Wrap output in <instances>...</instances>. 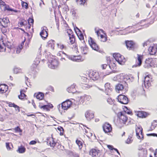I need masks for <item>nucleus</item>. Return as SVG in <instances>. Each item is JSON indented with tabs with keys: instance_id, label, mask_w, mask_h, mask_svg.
<instances>
[{
	"instance_id": "obj_1",
	"label": "nucleus",
	"mask_w": 157,
	"mask_h": 157,
	"mask_svg": "<svg viewBox=\"0 0 157 157\" xmlns=\"http://www.w3.org/2000/svg\"><path fill=\"white\" fill-rule=\"evenodd\" d=\"M48 66L52 69L56 68L58 65V62L56 59H51L48 60Z\"/></svg>"
},
{
	"instance_id": "obj_2",
	"label": "nucleus",
	"mask_w": 157,
	"mask_h": 157,
	"mask_svg": "<svg viewBox=\"0 0 157 157\" xmlns=\"http://www.w3.org/2000/svg\"><path fill=\"white\" fill-rule=\"evenodd\" d=\"M88 42L90 47L93 49L98 52H100L99 50V47L96 43L94 41L93 39L90 37V39L88 40Z\"/></svg>"
},
{
	"instance_id": "obj_3",
	"label": "nucleus",
	"mask_w": 157,
	"mask_h": 157,
	"mask_svg": "<svg viewBox=\"0 0 157 157\" xmlns=\"http://www.w3.org/2000/svg\"><path fill=\"white\" fill-rule=\"evenodd\" d=\"M117 99L119 102L122 104H126L128 102V98L123 95L120 94L119 95Z\"/></svg>"
},
{
	"instance_id": "obj_4",
	"label": "nucleus",
	"mask_w": 157,
	"mask_h": 157,
	"mask_svg": "<svg viewBox=\"0 0 157 157\" xmlns=\"http://www.w3.org/2000/svg\"><path fill=\"white\" fill-rule=\"evenodd\" d=\"M90 78L94 81L98 80L99 78V75L98 72L92 71H91L89 75Z\"/></svg>"
},
{
	"instance_id": "obj_5",
	"label": "nucleus",
	"mask_w": 157,
	"mask_h": 157,
	"mask_svg": "<svg viewBox=\"0 0 157 157\" xmlns=\"http://www.w3.org/2000/svg\"><path fill=\"white\" fill-rule=\"evenodd\" d=\"M118 117L119 118L120 122L123 124H125L126 122L128 117L125 115L123 113L121 112L118 113Z\"/></svg>"
},
{
	"instance_id": "obj_6",
	"label": "nucleus",
	"mask_w": 157,
	"mask_h": 157,
	"mask_svg": "<svg viewBox=\"0 0 157 157\" xmlns=\"http://www.w3.org/2000/svg\"><path fill=\"white\" fill-rule=\"evenodd\" d=\"M152 82L151 76L150 75H148L146 76L144 78V85L146 87H148L151 85V82Z\"/></svg>"
},
{
	"instance_id": "obj_7",
	"label": "nucleus",
	"mask_w": 157,
	"mask_h": 157,
	"mask_svg": "<svg viewBox=\"0 0 157 157\" xmlns=\"http://www.w3.org/2000/svg\"><path fill=\"white\" fill-rule=\"evenodd\" d=\"M103 131L105 133L110 132L112 130L111 125L108 123H105L102 126Z\"/></svg>"
},
{
	"instance_id": "obj_8",
	"label": "nucleus",
	"mask_w": 157,
	"mask_h": 157,
	"mask_svg": "<svg viewBox=\"0 0 157 157\" xmlns=\"http://www.w3.org/2000/svg\"><path fill=\"white\" fill-rule=\"evenodd\" d=\"M9 21L8 18L5 17L0 18V23L4 27H6L9 25Z\"/></svg>"
},
{
	"instance_id": "obj_9",
	"label": "nucleus",
	"mask_w": 157,
	"mask_h": 157,
	"mask_svg": "<svg viewBox=\"0 0 157 157\" xmlns=\"http://www.w3.org/2000/svg\"><path fill=\"white\" fill-rule=\"evenodd\" d=\"M137 61H136V63L135 65L133 66V67H136L137 66L140 67L142 64V60L143 58V56L137 54Z\"/></svg>"
},
{
	"instance_id": "obj_10",
	"label": "nucleus",
	"mask_w": 157,
	"mask_h": 157,
	"mask_svg": "<svg viewBox=\"0 0 157 157\" xmlns=\"http://www.w3.org/2000/svg\"><path fill=\"white\" fill-rule=\"evenodd\" d=\"M43 29L40 33V35L43 39H45L48 36V29L45 26L43 27Z\"/></svg>"
},
{
	"instance_id": "obj_11",
	"label": "nucleus",
	"mask_w": 157,
	"mask_h": 157,
	"mask_svg": "<svg viewBox=\"0 0 157 157\" xmlns=\"http://www.w3.org/2000/svg\"><path fill=\"white\" fill-rule=\"evenodd\" d=\"M147 152L146 150L144 148L139 149L138 152L139 157H147Z\"/></svg>"
},
{
	"instance_id": "obj_12",
	"label": "nucleus",
	"mask_w": 157,
	"mask_h": 157,
	"mask_svg": "<svg viewBox=\"0 0 157 157\" xmlns=\"http://www.w3.org/2000/svg\"><path fill=\"white\" fill-rule=\"evenodd\" d=\"M80 46V47L82 53L84 54H86L88 48L86 45V44L85 43L84 40H83V42H82Z\"/></svg>"
},
{
	"instance_id": "obj_13",
	"label": "nucleus",
	"mask_w": 157,
	"mask_h": 157,
	"mask_svg": "<svg viewBox=\"0 0 157 157\" xmlns=\"http://www.w3.org/2000/svg\"><path fill=\"white\" fill-rule=\"evenodd\" d=\"M85 116L86 119L89 121L94 117V114L90 111H87L86 112Z\"/></svg>"
},
{
	"instance_id": "obj_14",
	"label": "nucleus",
	"mask_w": 157,
	"mask_h": 157,
	"mask_svg": "<svg viewBox=\"0 0 157 157\" xmlns=\"http://www.w3.org/2000/svg\"><path fill=\"white\" fill-rule=\"evenodd\" d=\"M71 103L70 101H64L63 102L61 105L62 109L64 110H66L69 108L70 106V104Z\"/></svg>"
},
{
	"instance_id": "obj_15",
	"label": "nucleus",
	"mask_w": 157,
	"mask_h": 157,
	"mask_svg": "<svg viewBox=\"0 0 157 157\" xmlns=\"http://www.w3.org/2000/svg\"><path fill=\"white\" fill-rule=\"evenodd\" d=\"M100 151L99 150H96L95 149L91 150L90 152V154L93 157H97L100 153Z\"/></svg>"
},
{
	"instance_id": "obj_16",
	"label": "nucleus",
	"mask_w": 157,
	"mask_h": 157,
	"mask_svg": "<svg viewBox=\"0 0 157 157\" xmlns=\"http://www.w3.org/2000/svg\"><path fill=\"white\" fill-rule=\"evenodd\" d=\"M148 50L150 55H154L156 52V45H154L153 46H150L148 48Z\"/></svg>"
},
{
	"instance_id": "obj_17",
	"label": "nucleus",
	"mask_w": 157,
	"mask_h": 157,
	"mask_svg": "<svg viewBox=\"0 0 157 157\" xmlns=\"http://www.w3.org/2000/svg\"><path fill=\"white\" fill-rule=\"evenodd\" d=\"M125 44L128 48L132 49L134 47V44L132 41H125Z\"/></svg>"
},
{
	"instance_id": "obj_18",
	"label": "nucleus",
	"mask_w": 157,
	"mask_h": 157,
	"mask_svg": "<svg viewBox=\"0 0 157 157\" xmlns=\"http://www.w3.org/2000/svg\"><path fill=\"white\" fill-rule=\"evenodd\" d=\"M75 85L74 84L71 86L70 87H69L67 89V91L69 93H74L76 92L75 88Z\"/></svg>"
},
{
	"instance_id": "obj_19",
	"label": "nucleus",
	"mask_w": 157,
	"mask_h": 157,
	"mask_svg": "<svg viewBox=\"0 0 157 157\" xmlns=\"http://www.w3.org/2000/svg\"><path fill=\"white\" fill-rule=\"evenodd\" d=\"M34 96V97H36L37 99L41 100L43 98L44 94L42 93L39 92L38 93H35Z\"/></svg>"
},
{
	"instance_id": "obj_20",
	"label": "nucleus",
	"mask_w": 157,
	"mask_h": 157,
	"mask_svg": "<svg viewBox=\"0 0 157 157\" xmlns=\"http://www.w3.org/2000/svg\"><path fill=\"white\" fill-rule=\"evenodd\" d=\"M137 116L140 117L145 118L147 116V113L143 111H139L137 114Z\"/></svg>"
},
{
	"instance_id": "obj_21",
	"label": "nucleus",
	"mask_w": 157,
	"mask_h": 157,
	"mask_svg": "<svg viewBox=\"0 0 157 157\" xmlns=\"http://www.w3.org/2000/svg\"><path fill=\"white\" fill-rule=\"evenodd\" d=\"M39 107L40 108H42L44 109H46L47 110H49V108H52L53 106L52 104H50L48 105H43L39 106Z\"/></svg>"
},
{
	"instance_id": "obj_22",
	"label": "nucleus",
	"mask_w": 157,
	"mask_h": 157,
	"mask_svg": "<svg viewBox=\"0 0 157 157\" xmlns=\"http://www.w3.org/2000/svg\"><path fill=\"white\" fill-rule=\"evenodd\" d=\"M105 91L107 93H109L112 90V88L111 86L110 85V84L109 83H107L105 84Z\"/></svg>"
},
{
	"instance_id": "obj_23",
	"label": "nucleus",
	"mask_w": 157,
	"mask_h": 157,
	"mask_svg": "<svg viewBox=\"0 0 157 157\" xmlns=\"http://www.w3.org/2000/svg\"><path fill=\"white\" fill-rule=\"evenodd\" d=\"M87 0H77L76 2L78 4L80 5L85 6H86Z\"/></svg>"
},
{
	"instance_id": "obj_24",
	"label": "nucleus",
	"mask_w": 157,
	"mask_h": 157,
	"mask_svg": "<svg viewBox=\"0 0 157 157\" xmlns=\"http://www.w3.org/2000/svg\"><path fill=\"white\" fill-rule=\"evenodd\" d=\"M119 64H122V63H124L125 61V59L124 56L121 55L116 61Z\"/></svg>"
},
{
	"instance_id": "obj_25",
	"label": "nucleus",
	"mask_w": 157,
	"mask_h": 157,
	"mask_svg": "<svg viewBox=\"0 0 157 157\" xmlns=\"http://www.w3.org/2000/svg\"><path fill=\"white\" fill-rule=\"evenodd\" d=\"M25 92V90H20V94L18 96L19 99H23L26 96V95L24 93Z\"/></svg>"
},
{
	"instance_id": "obj_26",
	"label": "nucleus",
	"mask_w": 157,
	"mask_h": 157,
	"mask_svg": "<svg viewBox=\"0 0 157 157\" xmlns=\"http://www.w3.org/2000/svg\"><path fill=\"white\" fill-rule=\"evenodd\" d=\"M124 89V86L123 85L121 84H118L116 86V91H121Z\"/></svg>"
},
{
	"instance_id": "obj_27",
	"label": "nucleus",
	"mask_w": 157,
	"mask_h": 157,
	"mask_svg": "<svg viewBox=\"0 0 157 157\" xmlns=\"http://www.w3.org/2000/svg\"><path fill=\"white\" fill-rule=\"evenodd\" d=\"M78 58V57L76 56H71L69 57V59L73 61L79 62V59Z\"/></svg>"
},
{
	"instance_id": "obj_28",
	"label": "nucleus",
	"mask_w": 157,
	"mask_h": 157,
	"mask_svg": "<svg viewBox=\"0 0 157 157\" xmlns=\"http://www.w3.org/2000/svg\"><path fill=\"white\" fill-rule=\"evenodd\" d=\"M26 150L25 148L22 146H21L18 147V149L17 151L20 153H24Z\"/></svg>"
},
{
	"instance_id": "obj_29",
	"label": "nucleus",
	"mask_w": 157,
	"mask_h": 157,
	"mask_svg": "<svg viewBox=\"0 0 157 157\" xmlns=\"http://www.w3.org/2000/svg\"><path fill=\"white\" fill-rule=\"evenodd\" d=\"M157 122L155 120H154L151 123V126L150 128L149 131H151L155 129V128L156 127L157 124H156Z\"/></svg>"
},
{
	"instance_id": "obj_30",
	"label": "nucleus",
	"mask_w": 157,
	"mask_h": 157,
	"mask_svg": "<svg viewBox=\"0 0 157 157\" xmlns=\"http://www.w3.org/2000/svg\"><path fill=\"white\" fill-rule=\"evenodd\" d=\"M9 106L11 107H13L15 108V109H16V108H17V109L18 110V112H20V109L19 107L17 106V105H15L14 103H12L11 102H10L9 104Z\"/></svg>"
},
{
	"instance_id": "obj_31",
	"label": "nucleus",
	"mask_w": 157,
	"mask_h": 157,
	"mask_svg": "<svg viewBox=\"0 0 157 157\" xmlns=\"http://www.w3.org/2000/svg\"><path fill=\"white\" fill-rule=\"evenodd\" d=\"M3 9L4 11H6L7 10L8 11H14L15 12H16V11L10 8L8 6H7L6 5L2 9Z\"/></svg>"
},
{
	"instance_id": "obj_32",
	"label": "nucleus",
	"mask_w": 157,
	"mask_h": 157,
	"mask_svg": "<svg viewBox=\"0 0 157 157\" xmlns=\"http://www.w3.org/2000/svg\"><path fill=\"white\" fill-rule=\"evenodd\" d=\"M2 44L3 45H4V47L6 46L7 48H10L12 47V44L8 41L6 43L3 42Z\"/></svg>"
},
{
	"instance_id": "obj_33",
	"label": "nucleus",
	"mask_w": 157,
	"mask_h": 157,
	"mask_svg": "<svg viewBox=\"0 0 157 157\" xmlns=\"http://www.w3.org/2000/svg\"><path fill=\"white\" fill-rule=\"evenodd\" d=\"M124 111L126 113L128 114H132V111H131L130 109H128L127 107H124Z\"/></svg>"
},
{
	"instance_id": "obj_34",
	"label": "nucleus",
	"mask_w": 157,
	"mask_h": 157,
	"mask_svg": "<svg viewBox=\"0 0 157 157\" xmlns=\"http://www.w3.org/2000/svg\"><path fill=\"white\" fill-rule=\"evenodd\" d=\"M28 21L29 24L30 25V26L29 27V28L30 29V26L31 25H33L34 22V20L33 18H29L28 19Z\"/></svg>"
},
{
	"instance_id": "obj_35",
	"label": "nucleus",
	"mask_w": 157,
	"mask_h": 157,
	"mask_svg": "<svg viewBox=\"0 0 157 157\" xmlns=\"http://www.w3.org/2000/svg\"><path fill=\"white\" fill-rule=\"evenodd\" d=\"M121 56V55L119 53H115L113 55V56L115 58L116 61H117Z\"/></svg>"
},
{
	"instance_id": "obj_36",
	"label": "nucleus",
	"mask_w": 157,
	"mask_h": 157,
	"mask_svg": "<svg viewBox=\"0 0 157 157\" xmlns=\"http://www.w3.org/2000/svg\"><path fill=\"white\" fill-rule=\"evenodd\" d=\"M80 98L81 99H84V100H83V101H84L86 100L87 101L89 100L91 98V97L89 95H85L83 97H81Z\"/></svg>"
},
{
	"instance_id": "obj_37",
	"label": "nucleus",
	"mask_w": 157,
	"mask_h": 157,
	"mask_svg": "<svg viewBox=\"0 0 157 157\" xmlns=\"http://www.w3.org/2000/svg\"><path fill=\"white\" fill-rule=\"evenodd\" d=\"M21 5L22 7H25L26 9H28V4L26 2L22 1Z\"/></svg>"
},
{
	"instance_id": "obj_38",
	"label": "nucleus",
	"mask_w": 157,
	"mask_h": 157,
	"mask_svg": "<svg viewBox=\"0 0 157 157\" xmlns=\"http://www.w3.org/2000/svg\"><path fill=\"white\" fill-rule=\"evenodd\" d=\"M136 132H139V133L140 132V134L142 135V139H143L144 136L142 135V128H141L140 127H137V128H136Z\"/></svg>"
},
{
	"instance_id": "obj_39",
	"label": "nucleus",
	"mask_w": 157,
	"mask_h": 157,
	"mask_svg": "<svg viewBox=\"0 0 157 157\" xmlns=\"http://www.w3.org/2000/svg\"><path fill=\"white\" fill-rule=\"evenodd\" d=\"M76 143L78 145L79 149H81L82 147V142L80 140H77L76 141Z\"/></svg>"
},
{
	"instance_id": "obj_40",
	"label": "nucleus",
	"mask_w": 157,
	"mask_h": 157,
	"mask_svg": "<svg viewBox=\"0 0 157 157\" xmlns=\"http://www.w3.org/2000/svg\"><path fill=\"white\" fill-rule=\"evenodd\" d=\"M57 46L61 50H63L64 49H66L67 48L66 46H64L63 44H57Z\"/></svg>"
},
{
	"instance_id": "obj_41",
	"label": "nucleus",
	"mask_w": 157,
	"mask_h": 157,
	"mask_svg": "<svg viewBox=\"0 0 157 157\" xmlns=\"http://www.w3.org/2000/svg\"><path fill=\"white\" fill-rule=\"evenodd\" d=\"M132 137L129 136L128 138L126 141V143L128 144H129L132 143Z\"/></svg>"
},
{
	"instance_id": "obj_42",
	"label": "nucleus",
	"mask_w": 157,
	"mask_h": 157,
	"mask_svg": "<svg viewBox=\"0 0 157 157\" xmlns=\"http://www.w3.org/2000/svg\"><path fill=\"white\" fill-rule=\"evenodd\" d=\"M70 157H79V155L75 152H71L70 153Z\"/></svg>"
},
{
	"instance_id": "obj_43",
	"label": "nucleus",
	"mask_w": 157,
	"mask_h": 157,
	"mask_svg": "<svg viewBox=\"0 0 157 157\" xmlns=\"http://www.w3.org/2000/svg\"><path fill=\"white\" fill-rule=\"evenodd\" d=\"M70 33H68V32H67V33H68V35L69 36V39H71L72 38H75V36L74 35L71 30H70Z\"/></svg>"
},
{
	"instance_id": "obj_44",
	"label": "nucleus",
	"mask_w": 157,
	"mask_h": 157,
	"mask_svg": "<svg viewBox=\"0 0 157 157\" xmlns=\"http://www.w3.org/2000/svg\"><path fill=\"white\" fill-rule=\"evenodd\" d=\"M101 41L103 42H105L107 40V37L102 35H101Z\"/></svg>"
},
{
	"instance_id": "obj_45",
	"label": "nucleus",
	"mask_w": 157,
	"mask_h": 157,
	"mask_svg": "<svg viewBox=\"0 0 157 157\" xmlns=\"http://www.w3.org/2000/svg\"><path fill=\"white\" fill-rule=\"evenodd\" d=\"M5 5V3L2 0H0V6H1V8L2 9Z\"/></svg>"
},
{
	"instance_id": "obj_46",
	"label": "nucleus",
	"mask_w": 157,
	"mask_h": 157,
	"mask_svg": "<svg viewBox=\"0 0 157 157\" xmlns=\"http://www.w3.org/2000/svg\"><path fill=\"white\" fill-rule=\"evenodd\" d=\"M21 71V69L19 68L15 67L14 68L13 70V71L14 73H17L20 72Z\"/></svg>"
},
{
	"instance_id": "obj_47",
	"label": "nucleus",
	"mask_w": 157,
	"mask_h": 157,
	"mask_svg": "<svg viewBox=\"0 0 157 157\" xmlns=\"http://www.w3.org/2000/svg\"><path fill=\"white\" fill-rule=\"evenodd\" d=\"M22 48V47L21 46H19L17 48V50H16V53L17 54L19 53L20 52L21 49Z\"/></svg>"
},
{
	"instance_id": "obj_48",
	"label": "nucleus",
	"mask_w": 157,
	"mask_h": 157,
	"mask_svg": "<svg viewBox=\"0 0 157 157\" xmlns=\"http://www.w3.org/2000/svg\"><path fill=\"white\" fill-rule=\"evenodd\" d=\"M4 47V45H2L0 42V52H3L4 51H5L6 50V48Z\"/></svg>"
},
{
	"instance_id": "obj_49",
	"label": "nucleus",
	"mask_w": 157,
	"mask_h": 157,
	"mask_svg": "<svg viewBox=\"0 0 157 157\" xmlns=\"http://www.w3.org/2000/svg\"><path fill=\"white\" fill-rule=\"evenodd\" d=\"M91 86H90L88 84H84L82 86V87L84 89L89 88L91 87Z\"/></svg>"
},
{
	"instance_id": "obj_50",
	"label": "nucleus",
	"mask_w": 157,
	"mask_h": 157,
	"mask_svg": "<svg viewBox=\"0 0 157 157\" xmlns=\"http://www.w3.org/2000/svg\"><path fill=\"white\" fill-rule=\"evenodd\" d=\"M15 130L16 132H22V130L18 126L15 129Z\"/></svg>"
},
{
	"instance_id": "obj_51",
	"label": "nucleus",
	"mask_w": 157,
	"mask_h": 157,
	"mask_svg": "<svg viewBox=\"0 0 157 157\" xmlns=\"http://www.w3.org/2000/svg\"><path fill=\"white\" fill-rule=\"evenodd\" d=\"M69 40H70V42L71 44H73L74 43L75 40V38H72L71 39H69Z\"/></svg>"
},
{
	"instance_id": "obj_52",
	"label": "nucleus",
	"mask_w": 157,
	"mask_h": 157,
	"mask_svg": "<svg viewBox=\"0 0 157 157\" xmlns=\"http://www.w3.org/2000/svg\"><path fill=\"white\" fill-rule=\"evenodd\" d=\"M78 38L80 40H84V36L83 34L81 33L80 35L78 36Z\"/></svg>"
},
{
	"instance_id": "obj_53",
	"label": "nucleus",
	"mask_w": 157,
	"mask_h": 157,
	"mask_svg": "<svg viewBox=\"0 0 157 157\" xmlns=\"http://www.w3.org/2000/svg\"><path fill=\"white\" fill-rule=\"evenodd\" d=\"M147 135L148 136H153L157 137V134L156 133H155L147 134Z\"/></svg>"
},
{
	"instance_id": "obj_54",
	"label": "nucleus",
	"mask_w": 157,
	"mask_h": 157,
	"mask_svg": "<svg viewBox=\"0 0 157 157\" xmlns=\"http://www.w3.org/2000/svg\"><path fill=\"white\" fill-rule=\"evenodd\" d=\"M6 148L8 150H10L11 149V147L10 146V143H6Z\"/></svg>"
},
{
	"instance_id": "obj_55",
	"label": "nucleus",
	"mask_w": 157,
	"mask_h": 157,
	"mask_svg": "<svg viewBox=\"0 0 157 157\" xmlns=\"http://www.w3.org/2000/svg\"><path fill=\"white\" fill-rule=\"evenodd\" d=\"M98 28H95V32L96 33L97 35L98 36H99V34H100V33L99 32L98 29H97Z\"/></svg>"
},
{
	"instance_id": "obj_56",
	"label": "nucleus",
	"mask_w": 157,
	"mask_h": 157,
	"mask_svg": "<svg viewBox=\"0 0 157 157\" xmlns=\"http://www.w3.org/2000/svg\"><path fill=\"white\" fill-rule=\"evenodd\" d=\"M107 102L110 104H113V101L111 98H108L107 100Z\"/></svg>"
},
{
	"instance_id": "obj_57",
	"label": "nucleus",
	"mask_w": 157,
	"mask_h": 157,
	"mask_svg": "<svg viewBox=\"0 0 157 157\" xmlns=\"http://www.w3.org/2000/svg\"><path fill=\"white\" fill-rule=\"evenodd\" d=\"M37 142L35 140H32L29 143V144L30 145H34Z\"/></svg>"
},
{
	"instance_id": "obj_58",
	"label": "nucleus",
	"mask_w": 157,
	"mask_h": 157,
	"mask_svg": "<svg viewBox=\"0 0 157 157\" xmlns=\"http://www.w3.org/2000/svg\"><path fill=\"white\" fill-rule=\"evenodd\" d=\"M107 147L111 150H112L115 149L112 146L109 145H107Z\"/></svg>"
},
{
	"instance_id": "obj_59",
	"label": "nucleus",
	"mask_w": 157,
	"mask_h": 157,
	"mask_svg": "<svg viewBox=\"0 0 157 157\" xmlns=\"http://www.w3.org/2000/svg\"><path fill=\"white\" fill-rule=\"evenodd\" d=\"M24 25V23L23 22H19L18 23V26L20 27H21Z\"/></svg>"
},
{
	"instance_id": "obj_60",
	"label": "nucleus",
	"mask_w": 157,
	"mask_h": 157,
	"mask_svg": "<svg viewBox=\"0 0 157 157\" xmlns=\"http://www.w3.org/2000/svg\"><path fill=\"white\" fill-rule=\"evenodd\" d=\"M126 79H127L128 81L132 82L133 79V78H132L131 79L128 76H127L126 77Z\"/></svg>"
},
{
	"instance_id": "obj_61",
	"label": "nucleus",
	"mask_w": 157,
	"mask_h": 157,
	"mask_svg": "<svg viewBox=\"0 0 157 157\" xmlns=\"http://www.w3.org/2000/svg\"><path fill=\"white\" fill-rule=\"evenodd\" d=\"M50 145L51 147H54L55 146V145L56 144V143L54 142H53L52 143L50 142Z\"/></svg>"
},
{
	"instance_id": "obj_62",
	"label": "nucleus",
	"mask_w": 157,
	"mask_h": 157,
	"mask_svg": "<svg viewBox=\"0 0 157 157\" xmlns=\"http://www.w3.org/2000/svg\"><path fill=\"white\" fill-rule=\"evenodd\" d=\"M149 42L148 41H147L145 42H144L143 44V47H144L145 46H147V43Z\"/></svg>"
},
{
	"instance_id": "obj_63",
	"label": "nucleus",
	"mask_w": 157,
	"mask_h": 157,
	"mask_svg": "<svg viewBox=\"0 0 157 157\" xmlns=\"http://www.w3.org/2000/svg\"><path fill=\"white\" fill-rule=\"evenodd\" d=\"M39 63H40V61L39 60H37L36 62V63H34V65H33L34 67H36L37 65H38V64Z\"/></svg>"
},
{
	"instance_id": "obj_64",
	"label": "nucleus",
	"mask_w": 157,
	"mask_h": 157,
	"mask_svg": "<svg viewBox=\"0 0 157 157\" xmlns=\"http://www.w3.org/2000/svg\"><path fill=\"white\" fill-rule=\"evenodd\" d=\"M107 66V65L106 64H102L101 65V67L103 69H105Z\"/></svg>"
}]
</instances>
